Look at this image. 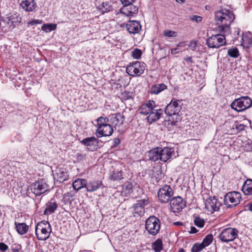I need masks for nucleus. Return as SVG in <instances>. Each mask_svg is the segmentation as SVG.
I'll return each instance as SVG.
<instances>
[{"label":"nucleus","mask_w":252,"mask_h":252,"mask_svg":"<svg viewBox=\"0 0 252 252\" xmlns=\"http://www.w3.org/2000/svg\"><path fill=\"white\" fill-rule=\"evenodd\" d=\"M182 101V100L176 99L173 97L164 108V112L168 118L165 119L162 124L167 128L168 131L172 130L174 126L179 125L181 119L179 113L181 109V105H179V103Z\"/></svg>","instance_id":"1"},{"label":"nucleus","mask_w":252,"mask_h":252,"mask_svg":"<svg viewBox=\"0 0 252 252\" xmlns=\"http://www.w3.org/2000/svg\"><path fill=\"white\" fill-rule=\"evenodd\" d=\"M235 18L232 11L226 8H221L215 13V21L218 25V30L220 33L225 32V28H229Z\"/></svg>","instance_id":"2"},{"label":"nucleus","mask_w":252,"mask_h":252,"mask_svg":"<svg viewBox=\"0 0 252 252\" xmlns=\"http://www.w3.org/2000/svg\"><path fill=\"white\" fill-rule=\"evenodd\" d=\"M252 106V99L248 96H241L235 99L230 104L233 110L241 112Z\"/></svg>","instance_id":"3"},{"label":"nucleus","mask_w":252,"mask_h":252,"mask_svg":"<svg viewBox=\"0 0 252 252\" xmlns=\"http://www.w3.org/2000/svg\"><path fill=\"white\" fill-rule=\"evenodd\" d=\"M161 223L159 218L155 216H150L145 221V227L149 234L156 236L160 229Z\"/></svg>","instance_id":"4"},{"label":"nucleus","mask_w":252,"mask_h":252,"mask_svg":"<svg viewBox=\"0 0 252 252\" xmlns=\"http://www.w3.org/2000/svg\"><path fill=\"white\" fill-rule=\"evenodd\" d=\"M241 194L236 191L227 192L223 197V204L227 208H232L237 206L240 202Z\"/></svg>","instance_id":"5"},{"label":"nucleus","mask_w":252,"mask_h":252,"mask_svg":"<svg viewBox=\"0 0 252 252\" xmlns=\"http://www.w3.org/2000/svg\"><path fill=\"white\" fill-rule=\"evenodd\" d=\"M30 189L36 196H39L49 190V186L44 179L38 178L30 185Z\"/></svg>","instance_id":"6"},{"label":"nucleus","mask_w":252,"mask_h":252,"mask_svg":"<svg viewBox=\"0 0 252 252\" xmlns=\"http://www.w3.org/2000/svg\"><path fill=\"white\" fill-rule=\"evenodd\" d=\"M146 64L144 63H140L136 61L134 63H130L126 68V72L131 76H140L145 69Z\"/></svg>","instance_id":"7"},{"label":"nucleus","mask_w":252,"mask_h":252,"mask_svg":"<svg viewBox=\"0 0 252 252\" xmlns=\"http://www.w3.org/2000/svg\"><path fill=\"white\" fill-rule=\"evenodd\" d=\"M174 194L173 189L169 185H164L158 191L159 201L162 203H166L171 200Z\"/></svg>","instance_id":"8"},{"label":"nucleus","mask_w":252,"mask_h":252,"mask_svg":"<svg viewBox=\"0 0 252 252\" xmlns=\"http://www.w3.org/2000/svg\"><path fill=\"white\" fill-rule=\"evenodd\" d=\"M238 232L236 228L228 227L222 230L219 237L221 242L227 243L234 240L238 237Z\"/></svg>","instance_id":"9"},{"label":"nucleus","mask_w":252,"mask_h":252,"mask_svg":"<svg viewBox=\"0 0 252 252\" xmlns=\"http://www.w3.org/2000/svg\"><path fill=\"white\" fill-rule=\"evenodd\" d=\"M225 38L223 35H212L206 40V44L209 48H219L225 44Z\"/></svg>","instance_id":"10"},{"label":"nucleus","mask_w":252,"mask_h":252,"mask_svg":"<svg viewBox=\"0 0 252 252\" xmlns=\"http://www.w3.org/2000/svg\"><path fill=\"white\" fill-rule=\"evenodd\" d=\"M80 143L87 148L89 151L94 152L99 148V140L94 136L88 137L81 140L78 139Z\"/></svg>","instance_id":"11"},{"label":"nucleus","mask_w":252,"mask_h":252,"mask_svg":"<svg viewBox=\"0 0 252 252\" xmlns=\"http://www.w3.org/2000/svg\"><path fill=\"white\" fill-rule=\"evenodd\" d=\"M170 201L171 210L174 213L181 212L186 206V201L180 196L172 198Z\"/></svg>","instance_id":"12"},{"label":"nucleus","mask_w":252,"mask_h":252,"mask_svg":"<svg viewBox=\"0 0 252 252\" xmlns=\"http://www.w3.org/2000/svg\"><path fill=\"white\" fill-rule=\"evenodd\" d=\"M221 205L222 203L215 196H210L206 199L205 203V208L209 211H211L212 212L219 211Z\"/></svg>","instance_id":"13"},{"label":"nucleus","mask_w":252,"mask_h":252,"mask_svg":"<svg viewBox=\"0 0 252 252\" xmlns=\"http://www.w3.org/2000/svg\"><path fill=\"white\" fill-rule=\"evenodd\" d=\"M160 154V161L166 162L170 161L172 155L174 154L175 149L174 147H159Z\"/></svg>","instance_id":"14"},{"label":"nucleus","mask_w":252,"mask_h":252,"mask_svg":"<svg viewBox=\"0 0 252 252\" xmlns=\"http://www.w3.org/2000/svg\"><path fill=\"white\" fill-rule=\"evenodd\" d=\"M65 169L63 167H57L55 171V173L53 174L54 179L56 180L57 182L60 183H63L67 180L69 175L68 173L65 171Z\"/></svg>","instance_id":"15"},{"label":"nucleus","mask_w":252,"mask_h":252,"mask_svg":"<svg viewBox=\"0 0 252 252\" xmlns=\"http://www.w3.org/2000/svg\"><path fill=\"white\" fill-rule=\"evenodd\" d=\"M138 11V8L131 3L128 5H124L120 9V12L130 18L136 14Z\"/></svg>","instance_id":"16"},{"label":"nucleus","mask_w":252,"mask_h":252,"mask_svg":"<svg viewBox=\"0 0 252 252\" xmlns=\"http://www.w3.org/2000/svg\"><path fill=\"white\" fill-rule=\"evenodd\" d=\"M126 27L129 33L136 34L140 32L141 29V25L138 21L129 20L126 24Z\"/></svg>","instance_id":"17"},{"label":"nucleus","mask_w":252,"mask_h":252,"mask_svg":"<svg viewBox=\"0 0 252 252\" xmlns=\"http://www.w3.org/2000/svg\"><path fill=\"white\" fill-rule=\"evenodd\" d=\"M46 208L43 215L48 216L54 213L58 207V204L54 198H52L45 204Z\"/></svg>","instance_id":"18"},{"label":"nucleus","mask_w":252,"mask_h":252,"mask_svg":"<svg viewBox=\"0 0 252 252\" xmlns=\"http://www.w3.org/2000/svg\"><path fill=\"white\" fill-rule=\"evenodd\" d=\"M109 117L110 118V123L115 126H120L124 124L125 120L124 116L120 113L112 114Z\"/></svg>","instance_id":"19"},{"label":"nucleus","mask_w":252,"mask_h":252,"mask_svg":"<svg viewBox=\"0 0 252 252\" xmlns=\"http://www.w3.org/2000/svg\"><path fill=\"white\" fill-rule=\"evenodd\" d=\"M113 128L109 124L102 126L101 129L97 128L96 130V135L98 137L103 136H109L112 134Z\"/></svg>","instance_id":"20"},{"label":"nucleus","mask_w":252,"mask_h":252,"mask_svg":"<svg viewBox=\"0 0 252 252\" xmlns=\"http://www.w3.org/2000/svg\"><path fill=\"white\" fill-rule=\"evenodd\" d=\"M102 186H103V183L101 180H92L89 183L87 181V191L88 192H94Z\"/></svg>","instance_id":"21"},{"label":"nucleus","mask_w":252,"mask_h":252,"mask_svg":"<svg viewBox=\"0 0 252 252\" xmlns=\"http://www.w3.org/2000/svg\"><path fill=\"white\" fill-rule=\"evenodd\" d=\"M160 153L159 147H157L152 149L148 152L149 159L154 162H156L158 160H160Z\"/></svg>","instance_id":"22"},{"label":"nucleus","mask_w":252,"mask_h":252,"mask_svg":"<svg viewBox=\"0 0 252 252\" xmlns=\"http://www.w3.org/2000/svg\"><path fill=\"white\" fill-rule=\"evenodd\" d=\"M20 5L26 11L31 12L36 7V3L34 0H25L21 2Z\"/></svg>","instance_id":"23"},{"label":"nucleus","mask_w":252,"mask_h":252,"mask_svg":"<svg viewBox=\"0 0 252 252\" xmlns=\"http://www.w3.org/2000/svg\"><path fill=\"white\" fill-rule=\"evenodd\" d=\"M245 195H252V179H247L244 183L241 189Z\"/></svg>","instance_id":"24"},{"label":"nucleus","mask_w":252,"mask_h":252,"mask_svg":"<svg viewBox=\"0 0 252 252\" xmlns=\"http://www.w3.org/2000/svg\"><path fill=\"white\" fill-rule=\"evenodd\" d=\"M12 83L15 88L17 89L18 88H22L25 86V78L22 74H19L18 76L15 77L13 79Z\"/></svg>","instance_id":"25"},{"label":"nucleus","mask_w":252,"mask_h":252,"mask_svg":"<svg viewBox=\"0 0 252 252\" xmlns=\"http://www.w3.org/2000/svg\"><path fill=\"white\" fill-rule=\"evenodd\" d=\"M167 89V86L164 83L156 84L151 87L149 93L151 94H158Z\"/></svg>","instance_id":"26"},{"label":"nucleus","mask_w":252,"mask_h":252,"mask_svg":"<svg viewBox=\"0 0 252 252\" xmlns=\"http://www.w3.org/2000/svg\"><path fill=\"white\" fill-rule=\"evenodd\" d=\"M87 180L85 179L78 178L72 183L73 189L78 191L81 189L85 188L87 189Z\"/></svg>","instance_id":"27"},{"label":"nucleus","mask_w":252,"mask_h":252,"mask_svg":"<svg viewBox=\"0 0 252 252\" xmlns=\"http://www.w3.org/2000/svg\"><path fill=\"white\" fill-rule=\"evenodd\" d=\"M124 178V172L121 169H114L109 177V179L113 181H119Z\"/></svg>","instance_id":"28"},{"label":"nucleus","mask_w":252,"mask_h":252,"mask_svg":"<svg viewBox=\"0 0 252 252\" xmlns=\"http://www.w3.org/2000/svg\"><path fill=\"white\" fill-rule=\"evenodd\" d=\"M40 233L38 232L36 235L37 239L39 241H45L49 238L50 234L51 231H50L49 228H43L41 229L39 231Z\"/></svg>","instance_id":"29"},{"label":"nucleus","mask_w":252,"mask_h":252,"mask_svg":"<svg viewBox=\"0 0 252 252\" xmlns=\"http://www.w3.org/2000/svg\"><path fill=\"white\" fill-rule=\"evenodd\" d=\"M240 42L241 45L244 48H248L252 46V38L244 33H242Z\"/></svg>","instance_id":"30"},{"label":"nucleus","mask_w":252,"mask_h":252,"mask_svg":"<svg viewBox=\"0 0 252 252\" xmlns=\"http://www.w3.org/2000/svg\"><path fill=\"white\" fill-rule=\"evenodd\" d=\"M15 225L17 232L20 235L26 234L28 231L29 226L26 223L15 222Z\"/></svg>","instance_id":"31"},{"label":"nucleus","mask_w":252,"mask_h":252,"mask_svg":"<svg viewBox=\"0 0 252 252\" xmlns=\"http://www.w3.org/2000/svg\"><path fill=\"white\" fill-rule=\"evenodd\" d=\"M161 117V112L152 111L150 115L147 117V119L148 122L149 124H152L158 121Z\"/></svg>","instance_id":"32"},{"label":"nucleus","mask_w":252,"mask_h":252,"mask_svg":"<svg viewBox=\"0 0 252 252\" xmlns=\"http://www.w3.org/2000/svg\"><path fill=\"white\" fill-rule=\"evenodd\" d=\"M101 7L104 8L105 10H103L100 6L96 7V8L102 14H104L105 12L112 11L113 10V6L110 4V2L108 1L103 2L101 4Z\"/></svg>","instance_id":"33"},{"label":"nucleus","mask_w":252,"mask_h":252,"mask_svg":"<svg viewBox=\"0 0 252 252\" xmlns=\"http://www.w3.org/2000/svg\"><path fill=\"white\" fill-rule=\"evenodd\" d=\"M120 98L122 101L133 99L134 98V94L132 92L125 90L121 92Z\"/></svg>","instance_id":"34"},{"label":"nucleus","mask_w":252,"mask_h":252,"mask_svg":"<svg viewBox=\"0 0 252 252\" xmlns=\"http://www.w3.org/2000/svg\"><path fill=\"white\" fill-rule=\"evenodd\" d=\"M163 246L162 239L158 238L152 244V248L155 252H160L163 249Z\"/></svg>","instance_id":"35"},{"label":"nucleus","mask_w":252,"mask_h":252,"mask_svg":"<svg viewBox=\"0 0 252 252\" xmlns=\"http://www.w3.org/2000/svg\"><path fill=\"white\" fill-rule=\"evenodd\" d=\"M133 216L134 217H136L137 216H141L144 215V213L145 212L144 209L142 206L139 205L138 203L134 204L133 205Z\"/></svg>","instance_id":"36"},{"label":"nucleus","mask_w":252,"mask_h":252,"mask_svg":"<svg viewBox=\"0 0 252 252\" xmlns=\"http://www.w3.org/2000/svg\"><path fill=\"white\" fill-rule=\"evenodd\" d=\"M122 189L125 194L127 196L133 192V186L131 182L127 181L122 186Z\"/></svg>","instance_id":"37"},{"label":"nucleus","mask_w":252,"mask_h":252,"mask_svg":"<svg viewBox=\"0 0 252 252\" xmlns=\"http://www.w3.org/2000/svg\"><path fill=\"white\" fill-rule=\"evenodd\" d=\"M19 74H20L19 71L15 67L7 69L5 71L6 76L11 80Z\"/></svg>","instance_id":"38"},{"label":"nucleus","mask_w":252,"mask_h":252,"mask_svg":"<svg viewBox=\"0 0 252 252\" xmlns=\"http://www.w3.org/2000/svg\"><path fill=\"white\" fill-rule=\"evenodd\" d=\"M96 121L97 122V128L101 129L102 126L108 124V122H110V118L101 116L98 118Z\"/></svg>","instance_id":"39"},{"label":"nucleus","mask_w":252,"mask_h":252,"mask_svg":"<svg viewBox=\"0 0 252 252\" xmlns=\"http://www.w3.org/2000/svg\"><path fill=\"white\" fill-rule=\"evenodd\" d=\"M57 28V24L53 23L44 24L41 27V30L46 32H49L54 31Z\"/></svg>","instance_id":"40"},{"label":"nucleus","mask_w":252,"mask_h":252,"mask_svg":"<svg viewBox=\"0 0 252 252\" xmlns=\"http://www.w3.org/2000/svg\"><path fill=\"white\" fill-rule=\"evenodd\" d=\"M152 176L153 178H155L158 182L161 180L163 176L161 168H157L156 170H153Z\"/></svg>","instance_id":"41"},{"label":"nucleus","mask_w":252,"mask_h":252,"mask_svg":"<svg viewBox=\"0 0 252 252\" xmlns=\"http://www.w3.org/2000/svg\"><path fill=\"white\" fill-rule=\"evenodd\" d=\"M194 217V224L199 227L202 228L205 225V220L201 218L199 216H195L193 215Z\"/></svg>","instance_id":"42"},{"label":"nucleus","mask_w":252,"mask_h":252,"mask_svg":"<svg viewBox=\"0 0 252 252\" xmlns=\"http://www.w3.org/2000/svg\"><path fill=\"white\" fill-rule=\"evenodd\" d=\"M227 55L230 57L237 58L239 56L240 54L238 49L237 47H233L228 50Z\"/></svg>","instance_id":"43"},{"label":"nucleus","mask_w":252,"mask_h":252,"mask_svg":"<svg viewBox=\"0 0 252 252\" xmlns=\"http://www.w3.org/2000/svg\"><path fill=\"white\" fill-rule=\"evenodd\" d=\"M213 240V235L208 234L203 239L202 242L201 244L205 248L206 247L210 245Z\"/></svg>","instance_id":"44"},{"label":"nucleus","mask_w":252,"mask_h":252,"mask_svg":"<svg viewBox=\"0 0 252 252\" xmlns=\"http://www.w3.org/2000/svg\"><path fill=\"white\" fill-rule=\"evenodd\" d=\"M245 125L242 124H239L238 122H236L232 126V129L235 130V132L239 133L245 130Z\"/></svg>","instance_id":"45"},{"label":"nucleus","mask_w":252,"mask_h":252,"mask_svg":"<svg viewBox=\"0 0 252 252\" xmlns=\"http://www.w3.org/2000/svg\"><path fill=\"white\" fill-rule=\"evenodd\" d=\"M10 249L12 252H23L21 245L16 243H12Z\"/></svg>","instance_id":"46"},{"label":"nucleus","mask_w":252,"mask_h":252,"mask_svg":"<svg viewBox=\"0 0 252 252\" xmlns=\"http://www.w3.org/2000/svg\"><path fill=\"white\" fill-rule=\"evenodd\" d=\"M73 194L71 192H68L63 195L62 201L64 204H67L71 201V198L73 197Z\"/></svg>","instance_id":"47"},{"label":"nucleus","mask_w":252,"mask_h":252,"mask_svg":"<svg viewBox=\"0 0 252 252\" xmlns=\"http://www.w3.org/2000/svg\"><path fill=\"white\" fill-rule=\"evenodd\" d=\"M205 247L201 243H195L193 245L191 249V252H200Z\"/></svg>","instance_id":"48"},{"label":"nucleus","mask_w":252,"mask_h":252,"mask_svg":"<svg viewBox=\"0 0 252 252\" xmlns=\"http://www.w3.org/2000/svg\"><path fill=\"white\" fill-rule=\"evenodd\" d=\"M86 154H83L81 153H77L75 154L74 158L75 160L74 161V163H79L84 161L86 159Z\"/></svg>","instance_id":"49"},{"label":"nucleus","mask_w":252,"mask_h":252,"mask_svg":"<svg viewBox=\"0 0 252 252\" xmlns=\"http://www.w3.org/2000/svg\"><path fill=\"white\" fill-rule=\"evenodd\" d=\"M142 54V51L138 48L134 49L131 53L132 57L135 59H141Z\"/></svg>","instance_id":"50"},{"label":"nucleus","mask_w":252,"mask_h":252,"mask_svg":"<svg viewBox=\"0 0 252 252\" xmlns=\"http://www.w3.org/2000/svg\"><path fill=\"white\" fill-rule=\"evenodd\" d=\"M140 113L144 115H150L152 112L149 108H147L146 106L143 104L141 105L139 108Z\"/></svg>","instance_id":"51"},{"label":"nucleus","mask_w":252,"mask_h":252,"mask_svg":"<svg viewBox=\"0 0 252 252\" xmlns=\"http://www.w3.org/2000/svg\"><path fill=\"white\" fill-rule=\"evenodd\" d=\"M147 108H149L151 111L155 110V107H156L155 101L153 100H149L146 103H144Z\"/></svg>","instance_id":"52"},{"label":"nucleus","mask_w":252,"mask_h":252,"mask_svg":"<svg viewBox=\"0 0 252 252\" xmlns=\"http://www.w3.org/2000/svg\"><path fill=\"white\" fill-rule=\"evenodd\" d=\"M240 32H241V30L238 27H236L234 29V33H233V35L234 36V39H233L234 41H235L238 40Z\"/></svg>","instance_id":"53"},{"label":"nucleus","mask_w":252,"mask_h":252,"mask_svg":"<svg viewBox=\"0 0 252 252\" xmlns=\"http://www.w3.org/2000/svg\"><path fill=\"white\" fill-rule=\"evenodd\" d=\"M39 224L42 223V227L43 228H49L50 230V231H52V228L50 224L48 221L46 220H42L40 222H39Z\"/></svg>","instance_id":"54"},{"label":"nucleus","mask_w":252,"mask_h":252,"mask_svg":"<svg viewBox=\"0 0 252 252\" xmlns=\"http://www.w3.org/2000/svg\"><path fill=\"white\" fill-rule=\"evenodd\" d=\"M197 46V41L191 40L188 44V47L192 51H194Z\"/></svg>","instance_id":"55"},{"label":"nucleus","mask_w":252,"mask_h":252,"mask_svg":"<svg viewBox=\"0 0 252 252\" xmlns=\"http://www.w3.org/2000/svg\"><path fill=\"white\" fill-rule=\"evenodd\" d=\"M190 20L197 23H200L202 20V17L200 16L194 15L190 17Z\"/></svg>","instance_id":"56"},{"label":"nucleus","mask_w":252,"mask_h":252,"mask_svg":"<svg viewBox=\"0 0 252 252\" xmlns=\"http://www.w3.org/2000/svg\"><path fill=\"white\" fill-rule=\"evenodd\" d=\"M176 32L174 31L168 30L164 32V35L167 37H174L176 36Z\"/></svg>","instance_id":"57"},{"label":"nucleus","mask_w":252,"mask_h":252,"mask_svg":"<svg viewBox=\"0 0 252 252\" xmlns=\"http://www.w3.org/2000/svg\"><path fill=\"white\" fill-rule=\"evenodd\" d=\"M137 203L145 208V206L150 203V201L149 199H143L139 200Z\"/></svg>","instance_id":"58"},{"label":"nucleus","mask_w":252,"mask_h":252,"mask_svg":"<svg viewBox=\"0 0 252 252\" xmlns=\"http://www.w3.org/2000/svg\"><path fill=\"white\" fill-rule=\"evenodd\" d=\"M42 20L33 19L32 20L28 22V26L30 25L34 26V25H36L37 24H41L42 23Z\"/></svg>","instance_id":"59"},{"label":"nucleus","mask_w":252,"mask_h":252,"mask_svg":"<svg viewBox=\"0 0 252 252\" xmlns=\"http://www.w3.org/2000/svg\"><path fill=\"white\" fill-rule=\"evenodd\" d=\"M120 143V139L119 138H115L113 139L112 145L111 146V149L116 148Z\"/></svg>","instance_id":"60"},{"label":"nucleus","mask_w":252,"mask_h":252,"mask_svg":"<svg viewBox=\"0 0 252 252\" xmlns=\"http://www.w3.org/2000/svg\"><path fill=\"white\" fill-rule=\"evenodd\" d=\"M8 249V246L3 242L0 243V252H5Z\"/></svg>","instance_id":"61"},{"label":"nucleus","mask_w":252,"mask_h":252,"mask_svg":"<svg viewBox=\"0 0 252 252\" xmlns=\"http://www.w3.org/2000/svg\"><path fill=\"white\" fill-rule=\"evenodd\" d=\"M122 4L124 5H128L133 3L135 0H120Z\"/></svg>","instance_id":"62"},{"label":"nucleus","mask_w":252,"mask_h":252,"mask_svg":"<svg viewBox=\"0 0 252 252\" xmlns=\"http://www.w3.org/2000/svg\"><path fill=\"white\" fill-rule=\"evenodd\" d=\"M42 223H40L38 222L37 223V224H36V226H35V234H37V233L39 232V231L41 230V229L42 228Z\"/></svg>","instance_id":"63"},{"label":"nucleus","mask_w":252,"mask_h":252,"mask_svg":"<svg viewBox=\"0 0 252 252\" xmlns=\"http://www.w3.org/2000/svg\"><path fill=\"white\" fill-rule=\"evenodd\" d=\"M198 231V230L196 229V228L194 226H191L190 227V230L189 231V233L190 234H194L197 233Z\"/></svg>","instance_id":"64"}]
</instances>
